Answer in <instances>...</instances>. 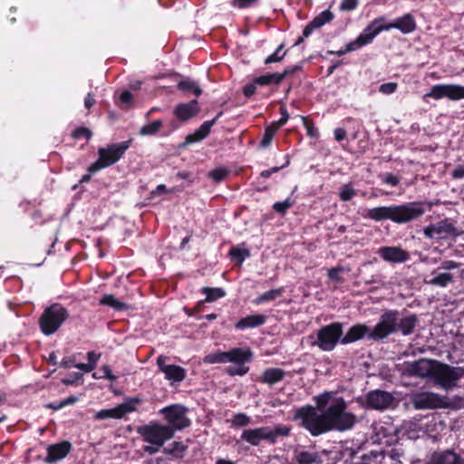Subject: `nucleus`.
<instances>
[{
    "label": "nucleus",
    "mask_w": 464,
    "mask_h": 464,
    "mask_svg": "<svg viewBox=\"0 0 464 464\" xmlns=\"http://www.w3.org/2000/svg\"><path fill=\"white\" fill-rule=\"evenodd\" d=\"M316 406H305L297 410L295 417L313 436H319L333 430L348 429L346 402L337 392H324L314 397Z\"/></svg>",
    "instance_id": "nucleus-1"
},
{
    "label": "nucleus",
    "mask_w": 464,
    "mask_h": 464,
    "mask_svg": "<svg viewBox=\"0 0 464 464\" xmlns=\"http://www.w3.org/2000/svg\"><path fill=\"white\" fill-rule=\"evenodd\" d=\"M424 208L420 202L407 205L379 207L369 211V217L374 220L391 219L396 223L408 222L422 216Z\"/></svg>",
    "instance_id": "nucleus-2"
},
{
    "label": "nucleus",
    "mask_w": 464,
    "mask_h": 464,
    "mask_svg": "<svg viewBox=\"0 0 464 464\" xmlns=\"http://www.w3.org/2000/svg\"><path fill=\"white\" fill-rule=\"evenodd\" d=\"M137 432L145 442L150 444L144 447V450L149 454L157 453L160 447L174 436L171 427L155 421L138 427Z\"/></svg>",
    "instance_id": "nucleus-3"
},
{
    "label": "nucleus",
    "mask_w": 464,
    "mask_h": 464,
    "mask_svg": "<svg viewBox=\"0 0 464 464\" xmlns=\"http://www.w3.org/2000/svg\"><path fill=\"white\" fill-rule=\"evenodd\" d=\"M130 142L131 140H126L111 144L106 148H100L98 150L99 158L88 168V171L95 173L116 163L130 148Z\"/></svg>",
    "instance_id": "nucleus-4"
},
{
    "label": "nucleus",
    "mask_w": 464,
    "mask_h": 464,
    "mask_svg": "<svg viewBox=\"0 0 464 464\" xmlns=\"http://www.w3.org/2000/svg\"><path fill=\"white\" fill-rule=\"evenodd\" d=\"M432 378L436 384L449 391L458 386V382L464 376V367H455L436 361Z\"/></svg>",
    "instance_id": "nucleus-5"
},
{
    "label": "nucleus",
    "mask_w": 464,
    "mask_h": 464,
    "mask_svg": "<svg viewBox=\"0 0 464 464\" xmlns=\"http://www.w3.org/2000/svg\"><path fill=\"white\" fill-rule=\"evenodd\" d=\"M410 401L413 408L418 411L450 409L452 407V403L448 397L428 391L411 393Z\"/></svg>",
    "instance_id": "nucleus-6"
},
{
    "label": "nucleus",
    "mask_w": 464,
    "mask_h": 464,
    "mask_svg": "<svg viewBox=\"0 0 464 464\" xmlns=\"http://www.w3.org/2000/svg\"><path fill=\"white\" fill-rule=\"evenodd\" d=\"M68 317L67 310L59 304H54L46 308L40 317L41 331L45 335L54 334Z\"/></svg>",
    "instance_id": "nucleus-7"
},
{
    "label": "nucleus",
    "mask_w": 464,
    "mask_h": 464,
    "mask_svg": "<svg viewBox=\"0 0 464 464\" xmlns=\"http://www.w3.org/2000/svg\"><path fill=\"white\" fill-rule=\"evenodd\" d=\"M343 334L342 324L334 323L324 326L317 332L316 339L312 342V345L317 346L324 352L334 349Z\"/></svg>",
    "instance_id": "nucleus-8"
},
{
    "label": "nucleus",
    "mask_w": 464,
    "mask_h": 464,
    "mask_svg": "<svg viewBox=\"0 0 464 464\" xmlns=\"http://www.w3.org/2000/svg\"><path fill=\"white\" fill-rule=\"evenodd\" d=\"M399 315L400 313L396 310L385 311L382 314L380 322L369 334V338L379 341L386 338L391 334L396 333Z\"/></svg>",
    "instance_id": "nucleus-9"
},
{
    "label": "nucleus",
    "mask_w": 464,
    "mask_h": 464,
    "mask_svg": "<svg viewBox=\"0 0 464 464\" xmlns=\"http://www.w3.org/2000/svg\"><path fill=\"white\" fill-rule=\"evenodd\" d=\"M187 411L188 409L186 407L180 404H173L164 407L160 411V413L164 416V419L169 423L167 426L171 427L175 433L176 430L189 426L190 420L187 417Z\"/></svg>",
    "instance_id": "nucleus-10"
},
{
    "label": "nucleus",
    "mask_w": 464,
    "mask_h": 464,
    "mask_svg": "<svg viewBox=\"0 0 464 464\" xmlns=\"http://www.w3.org/2000/svg\"><path fill=\"white\" fill-rule=\"evenodd\" d=\"M437 360L421 358L411 362H406L404 364L403 375L414 376L419 378H432V372L434 370Z\"/></svg>",
    "instance_id": "nucleus-11"
},
{
    "label": "nucleus",
    "mask_w": 464,
    "mask_h": 464,
    "mask_svg": "<svg viewBox=\"0 0 464 464\" xmlns=\"http://www.w3.org/2000/svg\"><path fill=\"white\" fill-rule=\"evenodd\" d=\"M463 231L459 230L453 223L450 222L448 218L442 219L436 224H432L424 228V234L429 238H433L438 235V238L445 239L449 237L456 238L463 235Z\"/></svg>",
    "instance_id": "nucleus-12"
},
{
    "label": "nucleus",
    "mask_w": 464,
    "mask_h": 464,
    "mask_svg": "<svg viewBox=\"0 0 464 464\" xmlns=\"http://www.w3.org/2000/svg\"><path fill=\"white\" fill-rule=\"evenodd\" d=\"M168 357L160 355L157 358V365L159 370L164 374L166 380L174 382H181L187 376V371L176 364H168L166 362Z\"/></svg>",
    "instance_id": "nucleus-13"
},
{
    "label": "nucleus",
    "mask_w": 464,
    "mask_h": 464,
    "mask_svg": "<svg viewBox=\"0 0 464 464\" xmlns=\"http://www.w3.org/2000/svg\"><path fill=\"white\" fill-rule=\"evenodd\" d=\"M395 401L394 396L386 391L374 390L367 393L366 404L374 410H385L390 408Z\"/></svg>",
    "instance_id": "nucleus-14"
},
{
    "label": "nucleus",
    "mask_w": 464,
    "mask_h": 464,
    "mask_svg": "<svg viewBox=\"0 0 464 464\" xmlns=\"http://www.w3.org/2000/svg\"><path fill=\"white\" fill-rule=\"evenodd\" d=\"M139 402V400L135 399L130 401L123 402L111 409H103L97 411L94 415V419L98 420L106 419H121L125 414L134 411L135 405Z\"/></svg>",
    "instance_id": "nucleus-15"
},
{
    "label": "nucleus",
    "mask_w": 464,
    "mask_h": 464,
    "mask_svg": "<svg viewBox=\"0 0 464 464\" xmlns=\"http://www.w3.org/2000/svg\"><path fill=\"white\" fill-rule=\"evenodd\" d=\"M426 96H430L435 99H441L448 97L450 100H459L464 98V86L447 84V85H435L432 87L430 93Z\"/></svg>",
    "instance_id": "nucleus-16"
},
{
    "label": "nucleus",
    "mask_w": 464,
    "mask_h": 464,
    "mask_svg": "<svg viewBox=\"0 0 464 464\" xmlns=\"http://www.w3.org/2000/svg\"><path fill=\"white\" fill-rule=\"evenodd\" d=\"M382 19L374 20L355 41L350 42V52L370 43L376 34L382 31L384 25L382 24Z\"/></svg>",
    "instance_id": "nucleus-17"
},
{
    "label": "nucleus",
    "mask_w": 464,
    "mask_h": 464,
    "mask_svg": "<svg viewBox=\"0 0 464 464\" xmlns=\"http://www.w3.org/2000/svg\"><path fill=\"white\" fill-rule=\"evenodd\" d=\"M426 464H464V459L451 450L434 451Z\"/></svg>",
    "instance_id": "nucleus-18"
},
{
    "label": "nucleus",
    "mask_w": 464,
    "mask_h": 464,
    "mask_svg": "<svg viewBox=\"0 0 464 464\" xmlns=\"http://www.w3.org/2000/svg\"><path fill=\"white\" fill-rule=\"evenodd\" d=\"M334 15L329 10L323 11L315 16L303 30V36L299 37L295 45L300 44L304 38L308 37L314 29L322 27L333 19Z\"/></svg>",
    "instance_id": "nucleus-19"
},
{
    "label": "nucleus",
    "mask_w": 464,
    "mask_h": 464,
    "mask_svg": "<svg viewBox=\"0 0 464 464\" xmlns=\"http://www.w3.org/2000/svg\"><path fill=\"white\" fill-rule=\"evenodd\" d=\"M199 112V106L197 100H192L186 103H179L174 111V115L182 121L195 117Z\"/></svg>",
    "instance_id": "nucleus-20"
},
{
    "label": "nucleus",
    "mask_w": 464,
    "mask_h": 464,
    "mask_svg": "<svg viewBox=\"0 0 464 464\" xmlns=\"http://www.w3.org/2000/svg\"><path fill=\"white\" fill-rule=\"evenodd\" d=\"M71 450V443L68 441H62L53 445H50L47 449V456L45 461L47 463H54L63 458Z\"/></svg>",
    "instance_id": "nucleus-21"
},
{
    "label": "nucleus",
    "mask_w": 464,
    "mask_h": 464,
    "mask_svg": "<svg viewBox=\"0 0 464 464\" xmlns=\"http://www.w3.org/2000/svg\"><path fill=\"white\" fill-rule=\"evenodd\" d=\"M268 438L267 427L245 430L241 434V440L252 446L259 445L262 440L268 441Z\"/></svg>",
    "instance_id": "nucleus-22"
},
{
    "label": "nucleus",
    "mask_w": 464,
    "mask_h": 464,
    "mask_svg": "<svg viewBox=\"0 0 464 464\" xmlns=\"http://www.w3.org/2000/svg\"><path fill=\"white\" fill-rule=\"evenodd\" d=\"M220 111L213 120L204 121L198 130L192 134L186 137V144L200 141L204 140L210 132L212 126L215 124L217 120L222 115Z\"/></svg>",
    "instance_id": "nucleus-23"
},
{
    "label": "nucleus",
    "mask_w": 464,
    "mask_h": 464,
    "mask_svg": "<svg viewBox=\"0 0 464 464\" xmlns=\"http://www.w3.org/2000/svg\"><path fill=\"white\" fill-rule=\"evenodd\" d=\"M380 254L383 259L391 262H403L409 257V255L400 247L385 246L380 249Z\"/></svg>",
    "instance_id": "nucleus-24"
},
{
    "label": "nucleus",
    "mask_w": 464,
    "mask_h": 464,
    "mask_svg": "<svg viewBox=\"0 0 464 464\" xmlns=\"http://www.w3.org/2000/svg\"><path fill=\"white\" fill-rule=\"evenodd\" d=\"M264 314H251L240 319L235 325L237 330H246L247 328H255L263 325L266 321Z\"/></svg>",
    "instance_id": "nucleus-25"
},
{
    "label": "nucleus",
    "mask_w": 464,
    "mask_h": 464,
    "mask_svg": "<svg viewBox=\"0 0 464 464\" xmlns=\"http://www.w3.org/2000/svg\"><path fill=\"white\" fill-rule=\"evenodd\" d=\"M397 28L402 33L407 34L415 30L416 24L411 14H407L404 16L398 18L393 24L384 25V29Z\"/></svg>",
    "instance_id": "nucleus-26"
},
{
    "label": "nucleus",
    "mask_w": 464,
    "mask_h": 464,
    "mask_svg": "<svg viewBox=\"0 0 464 464\" xmlns=\"http://www.w3.org/2000/svg\"><path fill=\"white\" fill-rule=\"evenodd\" d=\"M252 353L248 349L234 348L227 352V362L235 364H244L250 361Z\"/></svg>",
    "instance_id": "nucleus-27"
},
{
    "label": "nucleus",
    "mask_w": 464,
    "mask_h": 464,
    "mask_svg": "<svg viewBox=\"0 0 464 464\" xmlns=\"http://www.w3.org/2000/svg\"><path fill=\"white\" fill-rule=\"evenodd\" d=\"M285 372L280 368H268L264 371L259 381L268 385H274L284 379Z\"/></svg>",
    "instance_id": "nucleus-28"
},
{
    "label": "nucleus",
    "mask_w": 464,
    "mask_h": 464,
    "mask_svg": "<svg viewBox=\"0 0 464 464\" xmlns=\"http://www.w3.org/2000/svg\"><path fill=\"white\" fill-rule=\"evenodd\" d=\"M419 323V318L416 314H411L401 319L399 318L397 323V332L400 331L403 335L411 334Z\"/></svg>",
    "instance_id": "nucleus-29"
},
{
    "label": "nucleus",
    "mask_w": 464,
    "mask_h": 464,
    "mask_svg": "<svg viewBox=\"0 0 464 464\" xmlns=\"http://www.w3.org/2000/svg\"><path fill=\"white\" fill-rule=\"evenodd\" d=\"M298 464H321L323 462L321 456L315 451L302 450L295 455Z\"/></svg>",
    "instance_id": "nucleus-30"
},
{
    "label": "nucleus",
    "mask_w": 464,
    "mask_h": 464,
    "mask_svg": "<svg viewBox=\"0 0 464 464\" xmlns=\"http://www.w3.org/2000/svg\"><path fill=\"white\" fill-rule=\"evenodd\" d=\"M284 293V288H277V289H272L267 292H265L264 294L260 295L259 296L256 297L252 303L256 305H259L265 303L272 302L276 300V298L280 297Z\"/></svg>",
    "instance_id": "nucleus-31"
},
{
    "label": "nucleus",
    "mask_w": 464,
    "mask_h": 464,
    "mask_svg": "<svg viewBox=\"0 0 464 464\" xmlns=\"http://www.w3.org/2000/svg\"><path fill=\"white\" fill-rule=\"evenodd\" d=\"M87 357L88 362H86V363H75L74 367L84 372H92L96 367L101 354L92 351L87 353Z\"/></svg>",
    "instance_id": "nucleus-32"
},
{
    "label": "nucleus",
    "mask_w": 464,
    "mask_h": 464,
    "mask_svg": "<svg viewBox=\"0 0 464 464\" xmlns=\"http://www.w3.org/2000/svg\"><path fill=\"white\" fill-rule=\"evenodd\" d=\"M267 433H269L268 441L276 443L279 437H287L290 433V428L286 425L279 424L274 429L267 427Z\"/></svg>",
    "instance_id": "nucleus-33"
},
{
    "label": "nucleus",
    "mask_w": 464,
    "mask_h": 464,
    "mask_svg": "<svg viewBox=\"0 0 464 464\" xmlns=\"http://www.w3.org/2000/svg\"><path fill=\"white\" fill-rule=\"evenodd\" d=\"M179 90L182 91L185 93H193L196 96H199L202 93V90L198 86V84L189 79H185L180 81L178 83Z\"/></svg>",
    "instance_id": "nucleus-34"
},
{
    "label": "nucleus",
    "mask_w": 464,
    "mask_h": 464,
    "mask_svg": "<svg viewBox=\"0 0 464 464\" xmlns=\"http://www.w3.org/2000/svg\"><path fill=\"white\" fill-rule=\"evenodd\" d=\"M201 292L206 295L204 302L212 303L226 295V292L220 287H203Z\"/></svg>",
    "instance_id": "nucleus-35"
},
{
    "label": "nucleus",
    "mask_w": 464,
    "mask_h": 464,
    "mask_svg": "<svg viewBox=\"0 0 464 464\" xmlns=\"http://www.w3.org/2000/svg\"><path fill=\"white\" fill-rule=\"evenodd\" d=\"M100 304L112 307L113 309H115L117 311H121V310H123L124 308H126V304L119 301L112 295H104L102 297V299L100 300Z\"/></svg>",
    "instance_id": "nucleus-36"
},
{
    "label": "nucleus",
    "mask_w": 464,
    "mask_h": 464,
    "mask_svg": "<svg viewBox=\"0 0 464 464\" xmlns=\"http://www.w3.org/2000/svg\"><path fill=\"white\" fill-rule=\"evenodd\" d=\"M163 121L161 120L154 121L147 125H144L140 130V134L141 136H152L156 134L160 129L162 127Z\"/></svg>",
    "instance_id": "nucleus-37"
},
{
    "label": "nucleus",
    "mask_w": 464,
    "mask_h": 464,
    "mask_svg": "<svg viewBox=\"0 0 464 464\" xmlns=\"http://www.w3.org/2000/svg\"><path fill=\"white\" fill-rule=\"evenodd\" d=\"M204 362L207 363H225L227 362V352H218L205 356Z\"/></svg>",
    "instance_id": "nucleus-38"
},
{
    "label": "nucleus",
    "mask_w": 464,
    "mask_h": 464,
    "mask_svg": "<svg viewBox=\"0 0 464 464\" xmlns=\"http://www.w3.org/2000/svg\"><path fill=\"white\" fill-rule=\"evenodd\" d=\"M93 379H108L111 382L117 380V376L111 372V368L108 365H102L98 372L92 373Z\"/></svg>",
    "instance_id": "nucleus-39"
},
{
    "label": "nucleus",
    "mask_w": 464,
    "mask_h": 464,
    "mask_svg": "<svg viewBox=\"0 0 464 464\" xmlns=\"http://www.w3.org/2000/svg\"><path fill=\"white\" fill-rule=\"evenodd\" d=\"M229 255L233 259L237 260L239 263H243L244 260L250 256V252L246 248L234 246L230 249Z\"/></svg>",
    "instance_id": "nucleus-40"
},
{
    "label": "nucleus",
    "mask_w": 464,
    "mask_h": 464,
    "mask_svg": "<svg viewBox=\"0 0 464 464\" xmlns=\"http://www.w3.org/2000/svg\"><path fill=\"white\" fill-rule=\"evenodd\" d=\"M186 450L187 446L183 444V442L174 441L169 446V448L165 449V451L176 457H182Z\"/></svg>",
    "instance_id": "nucleus-41"
},
{
    "label": "nucleus",
    "mask_w": 464,
    "mask_h": 464,
    "mask_svg": "<svg viewBox=\"0 0 464 464\" xmlns=\"http://www.w3.org/2000/svg\"><path fill=\"white\" fill-rule=\"evenodd\" d=\"M368 328L365 325L358 324L350 328V342L357 341L364 336Z\"/></svg>",
    "instance_id": "nucleus-42"
},
{
    "label": "nucleus",
    "mask_w": 464,
    "mask_h": 464,
    "mask_svg": "<svg viewBox=\"0 0 464 464\" xmlns=\"http://www.w3.org/2000/svg\"><path fill=\"white\" fill-rule=\"evenodd\" d=\"M283 48L284 44H280L272 54L266 58L265 64H269L272 63H277L282 61L286 54V51L283 52Z\"/></svg>",
    "instance_id": "nucleus-43"
},
{
    "label": "nucleus",
    "mask_w": 464,
    "mask_h": 464,
    "mask_svg": "<svg viewBox=\"0 0 464 464\" xmlns=\"http://www.w3.org/2000/svg\"><path fill=\"white\" fill-rule=\"evenodd\" d=\"M453 281V276L450 273H442L430 280V284L440 286H446Z\"/></svg>",
    "instance_id": "nucleus-44"
},
{
    "label": "nucleus",
    "mask_w": 464,
    "mask_h": 464,
    "mask_svg": "<svg viewBox=\"0 0 464 464\" xmlns=\"http://www.w3.org/2000/svg\"><path fill=\"white\" fill-rule=\"evenodd\" d=\"M293 205L294 200H292L290 198H287L284 201L276 202L273 205V209L276 212L284 215L287 211V209L290 208Z\"/></svg>",
    "instance_id": "nucleus-45"
},
{
    "label": "nucleus",
    "mask_w": 464,
    "mask_h": 464,
    "mask_svg": "<svg viewBox=\"0 0 464 464\" xmlns=\"http://www.w3.org/2000/svg\"><path fill=\"white\" fill-rule=\"evenodd\" d=\"M228 174V170L225 168H218L208 173V177L216 182L222 181Z\"/></svg>",
    "instance_id": "nucleus-46"
},
{
    "label": "nucleus",
    "mask_w": 464,
    "mask_h": 464,
    "mask_svg": "<svg viewBox=\"0 0 464 464\" xmlns=\"http://www.w3.org/2000/svg\"><path fill=\"white\" fill-rule=\"evenodd\" d=\"M250 423V417L244 413H237L232 419V425L234 427H244Z\"/></svg>",
    "instance_id": "nucleus-47"
},
{
    "label": "nucleus",
    "mask_w": 464,
    "mask_h": 464,
    "mask_svg": "<svg viewBox=\"0 0 464 464\" xmlns=\"http://www.w3.org/2000/svg\"><path fill=\"white\" fill-rule=\"evenodd\" d=\"M276 131V128L272 127V126H270V127L266 129L265 134H264L263 139H262V140L260 142V146L262 148H266V147H268L270 145Z\"/></svg>",
    "instance_id": "nucleus-48"
},
{
    "label": "nucleus",
    "mask_w": 464,
    "mask_h": 464,
    "mask_svg": "<svg viewBox=\"0 0 464 464\" xmlns=\"http://www.w3.org/2000/svg\"><path fill=\"white\" fill-rule=\"evenodd\" d=\"M249 368L245 366L244 364H236L235 366H230L227 369V372L229 375H240L243 376L248 372Z\"/></svg>",
    "instance_id": "nucleus-49"
},
{
    "label": "nucleus",
    "mask_w": 464,
    "mask_h": 464,
    "mask_svg": "<svg viewBox=\"0 0 464 464\" xmlns=\"http://www.w3.org/2000/svg\"><path fill=\"white\" fill-rule=\"evenodd\" d=\"M258 0H232L231 5L234 7L243 9L250 7L257 3Z\"/></svg>",
    "instance_id": "nucleus-50"
},
{
    "label": "nucleus",
    "mask_w": 464,
    "mask_h": 464,
    "mask_svg": "<svg viewBox=\"0 0 464 464\" xmlns=\"http://www.w3.org/2000/svg\"><path fill=\"white\" fill-rule=\"evenodd\" d=\"M72 137L74 139H79L81 137H84L86 138L87 140H90L91 137H92V131L88 129V128H84V127H80V128H77L73 133H72Z\"/></svg>",
    "instance_id": "nucleus-51"
},
{
    "label": "nucleus",
    "mask_w": 464,
    "mask_h": 464,
    "mask_svg": "<svg viewBox=\"0 0 464 464\" xmlns=\"http://www.w3.org/2000/svg\"><path fill=\"white\" fill-rule=\"evenodd\" d=\"M80 381H82V374L80 372H72L69 374L67 379L63 380V382L67 385H72ZM81 383H82V382H81Z\"/></svg>",
    "instance_id": "nucleus-52"
},
{
    "label": "nucleus",
    "mask_w": 464,
    "mask_h": 464,
    "mask_svg": "<svg viewBox=\"0 0 464 464\" xmlns=\"http://www.w3.org/2000/svg\"><path fill=\"white\" fill-rule=\"evenodd\" d=\"M397 88V83L395 82H389V83H383L380 87V92L385 94H390L395 92Z\"/></svg>",
    "instance_id": "nucleus-53"
},
{
    "label": "nucleus",
    "mask_w": 464,
    "mask_h": 464,
    "mask_svg": "<svg viewBox=\"0 0 464 464\" xmlns=\"http://www.w3.org/2000/svg\"><path fill=\"white\" fill-rule=\"evenodd\" d=\"M269 84H279L284 80V75L281 72L267 73Z\"/></svg>",
    "instance_id": "nucleus-54"
},
{
    "label": "nucleus",
    "mask_w": 464,
    "mask_h": 464,
    "mask_svg": "<svg viewBox=\"0 0 464 464\" xmlns=\"http://www.w3.org/2000/svg\"><path fill=\"white\" fill-rule=\"evenodd\" d=\"M256 85L257 84L255 82V80L253 81V82L246 84L243 89L244 95L246 97L252 96L256 92Z\"/></svg>",
    "instance_id": "nucleus-55"
},
{
    "label": "nucleus",
    "mask_w": 464,
    "mask_h": 464,
    "mask_svg": "<svg viewBox=\"0 0 464 464\" xmlns=\"http://www.w3.org/2000/svg\"><path fill=\"white\" fill-rule=\"evenodd\" d=\"M343 271V268L342 267H334V268H332L329 270L328 272V276H329V278L333 281H339L340 280V277H339V274Z\"/></svg>",
    "instance_id": "nucleus-56"
},
{
    "label": "nucleus",
    "mask_w": 464,
    "mask_h": 464,
    "mask_svg": "<svg viewBox=\"0 0 464 464\" xmlns=\"http://www.w3.org/2000/svg\"><path fill=\"white\" fill-rule=\"evenodd\" d=\"M95 102L96 101L94 99V96L91 92H89L84 99L85 108L90 110L95 104Z\"/></svg>",
    "instance_id": "nucleus-57"
},
{
    "label": "nucleus",
    "mask_w": 464,
    "mask_h": 464,
    "mask_svg": "<svg viewBox=\"0 0 464 464\" xmlns=\"http://www.w3.org/2000/svg\"><path fill=\"white\" fill-rule=\"evenodd\" d=\"M120 100L122 103L129 104L132 101V94L129 91H124L121 92Z\"/></svg>",
    "instance_id": "nucleus-58"
},
{
    "label": "nucleus",
    "mask_w": 464,
    "mask_h": 464,
    "mask_svg": "<svg viewBox=\"0 0 464 464\" xmlns=\"http://www.w3.org/2000/svg\"><path fill=\"white\" fill-rule=\"evenodd\" d=\"M254 80H255V82H256L257 85H260V86H267V85H270V84H269V80H268V76H267V74H264V75H261V76L256 77Z\"/></svg>",
    "instance_id": "nucleus-59"
},
{
    "label": "nucleus",
    "mask_w": 464,
    "mask_h": 464,
    "mask_svg": "<svg viewBox=\"0 0 464 464\" xmlns=\"http://www.w3.org/2000/svg\"><path fill=\"white\" fill-rule=\"evenodd\" d=\"M282 167H274V168H271L269 169H266V170H263L261 173H260V176L264 179H268L272 174L279 171V169H281Z\"/></svg>",
    "instance_id": "nucleus-60"
},
{
    "label": "nucleus",
    "mask_w": 464,
    "mask_h": 464,
    "mask_svg": "<svg viewBox=\"0 0 464 464\" xmlns=\"http://www.w3.org/2000/svg\"><path fill=\"white\" fill-rule=\"evenodd\" d=\"M452 178L454 179H460L464 177V166L459 165L451 173Z\"/></svg>",
    "instance_id": "nucleus-61"
},
{
    "label": "nucleus",
    "mask_w": 464,
    "mask_h": 464,
    "mask_svg": "<svg viewBox=\"0 0 464 464\" xmlns=\"http://www.w3.org/2000/svg\"><path fill=\"white\" fill-rule=\"evenodd\" d=\"M346 136V130L343 128H337L334 130V138L336 140H343Z\"/></svg>",
    "instance_id": "nucleus-62"
},
{
    "label": "nucleus",
    "mask_w": 464,
    "mask_h": 464,
    "mask_svg": "<svg viewBox=\"0 0 464 464\" xmlns=\"http://www.w3.org/2000/svg\"><path fill=\"white\" fill-rule=\"evenodd\" d=\"M384 181L392 186H397L399 184V179L393 174L386 175Z\"/></svg>",
    "instance_id": "nucleus-63"
},
{
    "label": "nucleus",
    "mask_w": 464,
    "mask_h": 464,
    "mask_svg": "<svg viewBox=\"0 0 464 464\" xmlns=\"http://www.w3.org/2000/svg\"><path fill=\"white\" fill-rule=\"evenodd\" d=\"M459 263L452 260H447L442 263V267L447 270L457 268L459 267Z\"/></svg>",
    "instance_id": "nucleus-64"
}]
</instances>
